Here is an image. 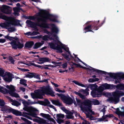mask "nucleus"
Returning a JSON list of instances; mask_svg holds the SVG:
<instances>
[{
	"instance_id": "nucleus-1",
	"label": "nucleus",
	"mask_w": 124,
	"mask_h": 124,
	"mask_svg": "<svg viewBox=\"0 0 124 124\" xmlns=\"http://www.w3.org/2000/svg\"><path fill=\"white\" fill-rule=\"evenodd\" d=\"M49 25H49H50L52 27V33H49L46 29H44V32L48 34L49 36V37L48 35L44 36L42 37V39L44 40H46L50 39H53L55 41V43H49L50 47L55 49L57 52L59 53H62V49L63 48L69 54V55H68L66 54H62V55L67 60L69 61L72 58H73L75 60H77V59L86 66L88 67L87 68V69L90 70L94 71V68L88 65L82 61L78 57L76 56V55L75 54H73L75 57V58H74L70 54V52L69 50V48L66 45L61 43L59 41V38L57 35L54 34V33L57 34L58 33L59 30L58 28L55 25L53 24H51L50 25Z\"/></svg>"
},
{
	"instance_id": "nucleus-2",
	"label": "nucleus",
	"mask_w": 124,
	"mask_h": 124,
	"mask_svg": "<svg viewBox=\"0 0 124 124\" xmlns=\"http://www.w3.org/2000/svg\"><path fill=\"white\" fill-rule=\"evenodd\" d=\"M57 16L50 14L47 11L39 9V12L37 15L33 16H29L27 18L31 20H35L36 19L37 22L34 23L31 20H27L26 23L29 26L34 28L35 31H38V29L36 27L37 26L41 28H48L49 25L44 22L48 20L54 22H58Z\"/></svg>"
},
{
	"instance_id": "nucleus-3",
	"label": "nucleus",
	"mask_w": 124,
	"mask_h": 124,
	"mask_svg": "<svg viewBox=\"0 0 124 124\" xmlns=\"http://www.w3.org/2000/svg\"><path fill=\"white\" fill-rule=\"evenodd\" d=\"M76 99L77 102V105H79L82 110L85 111V113L87 117L89 118L91 120H93V117L90 114H94V112L92 111L91 109V103L94 105H98L100 103L96 99H93L91 101L87 100L82 102L77 98Z\"/></svg>"
},
{
	"instance_id": "nucleus-4",
	"label": "nucleus",
	"mask_w": 124,
	"mask_h": 124,
	"mask_svg": "<svg viewBox=\"0 0 124 124\" xmlns=\"http://www.w3.org/2000/svg\"><path fill=\"white\" fill-rule=\"evenodd\" d=\"M0 18L7 21L5 22L0 23V26L2 28L7 29L10 32H12L16 30L13 25H18L19 22L14 18L8 17L3 15L0 13Z\"/></svg>"
},
{
	"instance_id": "nucleus-5",
	"label": "nucleus",
	"mask_w": 124,
	"mask_h": 124,
	"mask_svg": "<svg viewBox=\"0 0 124 124\" xmlns=\"http://www.w3.org/2000/svg\"><path fill=\"white\" fill-rule=\"evenodd\" d=\"M24 109L28 112V113L23 112V116L27 117L28 119L32 120V118L26 115L31 116L37 118H34L33 119V121L37 122L39 124H46L47 123L46 120L40 117H38L37 115V114L35 112L37 111V110L35 108L32 107H28L25 108H24Z\"/></svg>"
},
{
	"instance_id": "nucleus-6",
	"label": "nucleus",
	"mask_w": 124,
	"mask_h": 124,
	"mask_svg": "<svg viewBox=\"0 0 124 124\" xmlns=\"http://www.w3.org/2000/svg\"><path fill=\"white\" fill-rule=\"evenodd\" d=\"M35 93H32L31 94L32 97L33 99H42L43 98L42 95L44 94L50 95L52 96H55L54 92L51 89L45 87H43L42 89L35 90Z\"/></svg>"
},
{
	"instance_id": "nucleus-7",
	"label": "nucleus",
	"mask_w": 124,
	"mask_h": 124,
	"mask_svg": "<svg viewBox=\"0 0 124 124\" xmlns=\"http://www.w3.org/2000/svg\"><path fill=\"white\" fill-rule=\"evenodd\" d=\"M6 87L9 89V90H8L2 87H0V92L4 94L9 93L11 96L15 97L17 98L19 97L18 95L15 93L16 89L14 86L11 85H7Z\"/></svg>"
},
{
	"instance_id": "nucleus-8",
	"label": "nucleus",
	"mask_w": 124,
	"mask_h": 124,
	"mask_svg": "<svg viewBox=\"0 0 124 124\" xmlns=\"http://www.w3.org/2000/svg\"><path fill=\"white\" fill-rule=\"evenodd\" d=\"M28 102H27L25 101L23 102V103L24 105H29L30 104H34L39 103L40 104L44 105V106H49L50 108H53L54 109L55 111H56V109L55 107L52 105L50 104V102L47 99H45L44 101H38L37 102H31V100H28Z\"/></svg>"
},
{
	"instance_id": "nucleus-9",
	"label": "nucleus",
	"mask_w": 124,
	"mask_h": 124,
	"mask_svg": "<svg viewBox=\"0 0 124 124\" xmlns=\"http://www.w3.org/2000/svg\"><path fill=\"white\" fill-rule=\"evenodd\" d=\"M98 87L97 85L96 84H91L89 86V88L92 91L91 94L93 97H99V95H101L99 87L98 88Z\"/></svg>"
},
{
	"instance_id": "nucleus-10",
	"label": "nucleus",
	"mask_w": 124,
	"mask_h": 124,
	"mask_svg": "<svg viewBox=\"0 0 124 124\" xmlns=\"http://www.w3.org/2000/svg\"><path fill=\"white\" fill-rule=\"evenodd\" d=\"M113 97L110 99L111 102L116 104L119 101V97L124 95V93L120 91H116L112 93Z\"/></svg>"
},
{
	"instance_id": "nucleus-11",
	"label": "nucleus",
	"mask_w": 124,
	"mask_h": 124,
	"mask_svg": "<svg viewBox=\"0 0 124 124\" xmlns=\"http://www.w3.org/2000/svg\"><path fill=\"white\" fill-rule=\"evenodd\" d=\"M56 94L60 97L61 99L66 104L70 105L72 104L73 102L75 106H77V104L74 100H73L69 96H66L63 94L58 93H57Z\"/></svg>"
},
{
	"instance_id": "nucleus-12",
	"label": "nucleus",
	"mask_w": 124,
	"mask_h": 124,
	"mask_svg": "<svg viewBox=\"0 0 124 124\" xmlns=\"http://www.w3.org/2000/svg\"><path fill=\"white\" fill-rule=\"evenodd\" d=\"M4 71L2 68H0V76L2 77L4 80L8 82L12 81V75L9 72H6L5 74Z\"/></svg>"
},
{
	"instance_id": "nucleus-13",
	"label": "nucleus",
	"mask_w": 124,
	"mask_h": 124,
	"mask_svg": "<svg viewBox=\"0 0 124 124\" xmlns=\"http://www.w3.org/2000/svg\"><path fill=\"white\" fill-rule=\"evenodd\" d=\"M115 86L113 85L108 84L105 83L99 87L100 91L101 92L106 89H112L115 88Z\"/></svg>"
},
{
	"instance_id": "nucleus-14",
	"label": "nucleus",
	"mask_w": 124,
	"mask_h": 124,
	"mask_svg": "<svg viewBox=\"0 0 124 124\" xmlns=\"http://www.w3.org/2000/svg\"><path fill=\"white\" fill-rule=\"evenodd\" d=\"M87 91H89V89H86L85 90L82 89L78 92H74V93L76 95H78L81 98L83 99H84L85 97L83 94H86L87 95L89 93L87 92Z\"/></svg>"
},
{
	"instance_id": "nucleus-15",
	"label": "nucleus",
	"mask_w": 124,
	"mask_h": 124,
	"mask_svg": "<svg viewBox=\"0 0 124 124\" xmlns=\"http://www.w3.org/2000/svg\"><path fill=\"white\" fill-rule=\"evenodd\" d=\"M9 43L12 45V47L14 49H16L17 48H21L23 46V45L17 41H13Z\"/></svg>"
},
{
	"instance_id": "nucleus-16",
	"label": "nucleus",
	"mask_w": 124,
	"mask_h": 124,
	"mask_svg": "<svg viewBox=\"0 0 124 124\" xmlns=\"http://www.w3.org/2000/svg\"><path fill=\"white\" fill-rule=\"evenodd\" d=\"M112 75L115 77L117 76L116 77L114 78L115 80V84L119 83L121 79L124 78V73H118L116 75L114 74H112Z\"/></svg>"
},
{
	"instance_id": "nucleus-17",
	"label": "nucleus",
	"mask_w": 124,
	"mask_h": 124,
	"mask_svg": "<svg viewBox=\"0 0 124 124\" xmlns=\"http://www.w3.org/2000/svg\"><path fill=\"white\" fill-rule=\"evenodd\" d=\"M9 8L8 6L3 5L1 7H0V9L3 13L9 14L10 12V10H9Z\"/></svg>"
},
{
	"instance_id": "nucleus-18",
	"label": "nucleus",
	"mask_w": 124,
	"mask_h": 124,
	"mask_svg": "<svg viewBox=\"0 0 124 124\" xmlns=\"http://www.w3.org/2000/svg\"><path fill=\"white\" fill-rule=\"evenodd\" d=\"M64 116L63 114H57L56 115L57 120H56L57 122L59 124H60L63 122V120L62 119L64 117Z\"/></svg>"
},
{
	"instance_id": "nucleus-19",
	"label": "nucleus",
	"mask_w": 124,
	"mask_h": 124,
	"mask_svg": "<svg viewBox=\"0 0 124 124\" xmlns=\"http://www.w3.org/2000/svg\"><path fill=\"white\" fill-rule=\"evenodd\" d=\"M5 103L4 101L2 99H0V108H1V110L5 112L6 109H7V107L8 106L5 105Z\"/></svg>"
},
{
	"instance_id": "nucleus-20",
	"label": "nucleus",
	"mask_w": 124,
	"mask_h": 124,
	"mask_svg": "<svg viewBox=\"0 0 124 124\" xmlns=\"http://www.w3.org/2000/svg\"><path fill=\"white\" fill-rule=\"evenodd\" d=\"M7 98L9 99L10 101L12 102L11 104L12 105L17 107L20 105L21 103H20L16 101L13 100L11 99L10 97H7Z\"/></svg>"
},
{
	"instance_id": "nucleus-21",
	"label": "nucleus",
	"mask_w": 124,
	"mask_h": 124,
	"mask_svg": "<svg viewBox=\"0 0 124 124\" xmlns=\"http://www.w3.org/2000/svg\"><path fill=\"white\" fill-rule=\"evenodd\" d=\"M39 62H38V63L39 64H41L45 62H49V60L48 58H39Z\"/></svg>"
},
{
	"instance_id": "nucleus-22",
	"label": "nucleus",
	"mask_w": 124,
	"mask_h": 124,
	"mask_svg": "<svg viewBox=\"0 0 124 124\" xmlns=\"http://www.w3.org/2000/svg\"><path fill=\"white\" fill-rule=\"evenodd\" d=\"M116 113L118 115L120 118H121V117H124V112L121 111L118 108L116 109Z\"/></svg>"
},
{
	"instance_id": "nucleus-23",
	"label": "nucleus",
	"mask_w": 124,
	"mask_h": 124,
	"mask_svg": "<svg viewBox=\"0 0 124 124\" xmlns=\"http://www.w3.org/2000/svg\"><path fill=\"white\" fill-rule=\"evenodd\" d=\"M51 101L53 104L56 106H62V103L60 102L58 100H51Z\"/></svg>"
},
{
	"instance_id": "nucleus-24",
	"label": "nucleus",
	"mask_w": 124,
	"mask_h": 124,
	"mask_svg": "<svg viewBox=\"0 0 124 124\" xmlns=\"http://www.w3.org/2000/svg\"><path fill=\"white\" fill-rule=\"evenodd\" d=\"M14 11V13L15 15L17 16H18L19 15L18 12L21 9L19 8H13Z\"/></svg>"
},
{
	"instance_id": "nucleus-25",
	"label": "nucleus",
	"mask_w": 124,
	"mask_h": 124,
	"mask_svg": "<svg viewBox=\"0 0 124 124\" xmlns=\"http://www.w3.org/2000/svg\"><path fill=\"white\" fill-rule=\"evenodd\" d=\"M92 26L91 25H89L88 26L85 28L84 30L85 31H84L85 33L87 32L92 31Z\"/></svg>"
},
{
	"instance_id": "nucleus-26",
	"label": "nucleus",
	"mask_w": 124,
	"mask_h": 124,
	"mask_svg": "<svg viewBox=\"0 0 124 124\" xmlns=\"http://www.w3.org/2000/svg\"><path fill=\"white\" fill-rule=\"evenodd\" d=\"M39 34V32L37 31H33V32L32 33L31 32H29L26 33H24L27 36L29 35H37Z\"/></svg>"
},
{
	"instance_id": "nucleus-27",
	"label": "nucleus",
	"mask_w": 124,
	"mask_h": 124,
	"mask_svg": "<svg viewBox=\"0 0 124 124\" xmlns=\"http://www.w3.org/2000/svg\"><path fill=\"white\" fill-rule=\"evenodd\" d=\"M43 44V43L37 42L35 44L33 48L35 49H37L41 46Z\"/></svg>"
},
{
	"instance_id": "nucleus-28",
	"label": "nucleus",
	"mask_w": 124,
	"mask_h": 124,
	"mask_svg": "<svg viewBox=\"0 0 124 124\" xmlns=\"http://www.w3.org/2000/svg\"><path fill=\"white\" fill-rule=\"evenodd\" d=\"M40 115L48 120L50 119V116L48 114H46L43 113H41L40 114Z\"/></svg>"
},
{
	"instance_id": "nucleus-29",
	"label": "nucleus",
	"mask_w": 124,
	"mask_h": 124,
	"mask_svg": "<svg viewBox=\"0 0 124 124\" xmlns=\"http://www.w3.org/2000/svg\"><path fill=\"white\" fill-rule=\"evenodd\" d=\"M33 44V42H27L25 44V46L26 47L30 48L31 47Z\"/></svg>"
},
{
	"instance_id": "nucleus-30",
	"label": "nucleus",
	"mask_w": 124,
	"mask_h": 124,
	"mask_svg": "<svg viewBox=\"0 0 124 124\" xmlns=\"http://www.w3.org/2000/svg\"><path fill=\"white\" fill-rule=\"evenodd\" d=\"M12 113L16 116H21V113L16 110H14L12 111Z\"/></svg>"
},
{
	"instance_id": "nucleus-31",
	"label": "nucleus",
	"mask_w": 124,
	"mask_h": 124,
	"mask_svg": "<svg viewBox=\"0 0 124 124\" xmlns=\"http://www.w3.org/2000/svg\"><path fill=\"white\" fill-rule=\"evenodd\" d=\"M72 82L75 84L79 86H81L82 87H85V85L83 84H81V83L79 82H78L75 80H73Z\"/></svg>"
},
{
	"instance_id": "nucleus-32",
	"label": "nucleus",
	"mask_w": 124,
	"mask_h": 124,
	"mask_svg": "<svg viewBox=\"0 0 124 124\" xmlns=\"http://www.w3.org/2000/svg\"><path fill=\"white\" fill-rule=\"evenodd\" d=\"M107 108L106 107H104L103 109L101 110V112H102L103 114V116L102 117V118L103 119L102 120L104 121H105V120H104V119L105 118V116H104V115L105 114V112L106 111V108Z\"/></svg>"
},
{
	"instance_id": "nucleus-33",
	"label": "nucleus",
	"mask_w": 124,
	"mask_h": 124,
	"mask_svg": "<svg viewBox=\"0 0 124 124\" xmlns=\"http://www.w3.org/2000/svg\"><path fill=\"white\" fill-rule=\"evenodd\" d=\"M99 80V79L97 78H90L88 80V81L90 83L94 82L95 81H98Z\"/></svg>"
},
{
	"instance_id": "nucleus-34",
	"label": "nucleus",
	"mask_w": 124,
	"mask_h": 124,
	"mask_svg": "<svg viewBox=\"0 0 124 124\" xmlns=\"http://www.w3.org/2000/svg\"><path fill=\"white\" fill-rule=\"evenodd\" d=\"M26 80L24 79H21L20 80V84L23 85L25 86H26L27 84H26Z\"/></svg>"
},
{
	"instance_id": "nucleus-35",
	"label": "nucleus",
	"mask_w": 124,
	"mask_h": 124,
	"mask_svg": "<svg viewBox=\"0 0 124 124\" xmlns=\"http://www.w3.org/2000/svg\"><path fill=\"white\" fill-rule=\"evenodd\" d=\"M73 114L70 113V112L66 115V117L68 119H72L73 118V116L72 115Z\"/></svg>"
},
{
	"instance_id": "nucleus-36",
	"label": "nucleus",
	"mask_w": 124,
	"mask_h": 124,
	"mask_svg": "<svg viewBox=\"0 0 124 124\" xmlns=\"http://www.w3.org/2000/svg\"><path fill=\"white\" fill-rule=\"evenodd\" d=\"M8 59L9 60L11 63L14 64L15 61L12 57L10 56H9L8 57Z\"/></svg>"
},
{
	"instance_id": "nucleus-37",
	"label": "nucleus",
	"mask_w": 124,
	"mask_h": 124,
	"mask_svg": "<svg viewBox=\"0 0 124 124\" xmlns=\"http://www.w3.org/2000/svg\"><path fill=\"white\" fill-rule=\"evenodd\" d=\"M34 76V74L32 73H29L26 75V77L31 78L33 77Z\"/></svg>"
},
{
	"instance_id": "nucleus-38",
	"label": "nucleus",
	"mask_w": 124,
	"mask_h": 124,
	"mask_svg": "<svg viewBox=\"0 0 124 124\" xmlns=\"http://www.w3.org/2000/svg\"><path fill=\"white\" fill-rule=\"evenodd\" d=\"M7 109H6V110L5 109V112L7 113H9L11 111L12 112V108L10 107H9L8 106V107H7Z\"/></svg>"
},
{
	"instance_id": "nucleus-39",
	"label": "nucleus",
	"mask_w": 124,
	"mask_h": 124,
	"mask_svg": "<svg viewBox=\"0 0 124 124\" xmlns=\"http://www.w3.org/2000/svg\"><path fill=\"white\" fill-rule=\"evenodd\" d=\"M7 109H6V110L5 109V112L7 113H9L11 111L12 112V108L10 107H9L8 106V107H7Z\"/></svg>"
},
{
	"instance_id": "nucleus-40",
	"label": "nucleus",
	"mask_w": 124,
	"mask_h": 124,
	"mask_svg": "<svg viewBox=\"0 0 124 124\" xmlns=\"http://www.w3.org/2000/svg\"><path fill=\"white\" fill-rule=\"evenodd\" d=\"M81 119L83 120L82 122V124H90V123L88 121L84 119L83 118L81 117Z\"/></svg>"
},
{
	"instance_id": "nucleus-41",
	"label": "nucleus",
	"mask_w": 124,
	"mask_h": 124,
	"mask_svg": "<svg viewBox=\"0 0 124 124\" xmlns=\"http://www.w3.org/2000/svg\"><path fill=\"white\" fill-rule=\"evenodd\" d=\"M54 66L51 65H47L44 67V68L46 69H50L51 68L53 67Z\"/></svg>"
},
{
	"instance_id": "nucleus-42",
	"label": "nucleus",
	"mask_w": 124,
	"mask_h": 124,
	"mask_svg": "<svg viewBox=\"0 0 124 124\" xmlns=\"http://www.w3.org/2000/svg\"><path fill=\"white\" fill-rule=\"evenodd\" d=\"M68 62H66V63H63V64L62 65V67L63 68H66L68 64L67 63Z\"/></svg>"
},
{
	"instance_id": "nucleus-43",
	"label": "nucleus",
	"mask_w": 124,
	"mask_h": 124,
	"mask_svg": "<svg viewBox=\"0 0 124 124\" xmlns=\"http://www.w3.org/2000/svg\"><path fill=\"white\" fill-rule=\"evenodd\" d=\"M17 68L22 71H29V70L27 69H21L18 67H17Z\"/></svg>"
},
{
	"instance_id": "nucleus-44",
	"label": "nucleus",
	"mask_w": 124,
	"mask_h": 124,
	"mask_svg": "<svg viewBox=\"0 0 124 124\" xmlns=\"http://www.w3.org/2000/svg\"><path fill=\"white\" fill-rule=\"evenodd\" d=\"M55 90L56 91L58 92H59L64 93L65 92V91L64 90L63 91H62L57 88H55Z\"/></svg>"
},
{
	"instance_id": "nucleus-45",
	"label": "nucleus",
	"mask_w": 124,
	"mask_h": 124,
	"mask_svg": "<svg viewBox=\"0 0 124 124\" xmlns=\"http://www.w3.org/2000/svg\"><path fill=\"white\" fill-rule=\"evenodd\" d=\"M18 64L21 65H22L23 64L27 65L25 62L23 61H20L18 62Z\"/></svg>"
},
{
	"instance_id": "nucleus-46",
	"label": "nucleus",
	"mask_w": 124,
	"mask_h": 124,
	"mask_svg": "<svg viewBox=\"0 0 124 124\" xmlns=\"http://www.w3.org/2000/svg\"><path fill=\"white\" fill-rule=\"evenodd\" d=\"M2 56H3V58L4 59H8V56L6 54H2Z\"/></svg>"
},
{
	"instance_id": "nucleus-47",
	"label": "nucleus",
	"mask_w": 124,
	"mask_h": 124,
	"mask_svg": "<svg viewBox=\"0 0 124 124\" xmlns=\"http://www.w3.org/2000/svg\"><path fill=\"white\" fill-rule=\"evenodd\" d=\"M5 38L9 40H10L12 38V37L9 36L8 35L5 36Z\"/></svg>"
},
{
	"instance_id": "nucleus-48",
	"label": "nucleus",
	"mask_w": 124,
	"mask_h": 124,
	"mask_svg": "<svg viewBox=\"0 0 124 124\" xmlns=\"http://www.w3.org/2000/svg\"><path fill=\"white\" fill-rule=\"evenodd\" d=\"M31 65H33L35 67H39V68H41V66H40V65H36V64H34V63H31Z\"/></svg>"
},
{
	"instance_id": "nucleus-49",
	"label": "nucleus",
	"mask_w": 124,
	"mask_h": 124,
	"mask_svg": "<svg viewBox=\"0 0 124 124\" xmlns=\"http://www.w3.org/2000/svg\"><path fill=\"white\" fill-rule=\"evenodd\" d=\"M6 41V40L5 39H0V43H3L5 42Z\"/></svg>"
},
{
	"instance_id": "nucleus-50",
	"label": "nucleus",
	"mask_w": 124,
	"mask_h": 124,
	"mask_svg": "<svg viewBox=\"0 0 124 124\" xmlns=\"http://www.w3.org/2000/svg\"><path fill=\"white\" fill-rule=\"evenodd\" d=\"M51 123H49V124H55V121L53 119H52L51 121Z\"/></svg>"
},
{
	"instance_id": "nucleus-51",
	"label": "nucleus",
	"mask_w": 124,
	"mask_h": 124,
	"mask_svg": "<svg viewBox=\"0 0 124 124\" xmlns=\"http://www.w3.org/2000/svg\"><path fill=\"white\" fill-rule=\"evenodd\" d=\"M20 89L23 91V92H24L25 91V89L24 88H23L22 87H20Z\"/></svg>"
},
{
	"instance_id": "nucleus-52",
	"label": "nucleus",
	"mask_w": 124,
	"mask_h": 124,
	"mask_svg": "<svg viewBox=\"0 0 124 124\" xmlns=\"http://www.w3.org/2000/svg\"><path fill=\"white\" fill-rule=\"evenodd\" d=\"M113 116V115H106L105 116L106 117H111Z\"/></svg>"
},
{
	"instance_id": "nucleus-53",
	"label": "nucleus",
	"mask_w": 124,
	"mask_h": 124,
	"mask_svg": "<svg viewBox=\"0 0 124 124\" xmlns=\"http://www.w3.org/2000/svg\"><path fill=\"white\" fill-rule=\"evenodd\" d=\"M52 84L54 85V86L56 87H58L59 86V85H57V84H55L53 82H52Z\"/></svg>"
},
{
	"instance_id": "nucleus-54",
	"label": "nucleus",
	"mask_w": 124,
	"mask_h": 124,
	"mask_svg": "<svg viewBox=\"0 0 124 124\" xmlns=\"http://www.w3.org/2000/svg\"><path fill=\"white\" fill-rule=\"evenodd\" d=\"M59 70L60 73H63L65 71V70H62L61 69H59Z\"/></svg>"
},
{
	"instance_id": "nucleus-55",
	"label": "nucleus",
	"mask_w": 124,
	"mask_h": 124,
	"mask_svg": "<svg viewBox=\"0 0 124 124\" xmlns=\"http://www.w3.org/2000/svg\"><path fill=\"white\" fill-rule=\"evenodd\" d=\"M26 122L28 124H31V122L27 120Z\"/></svg>"
},
{
	"instance_id": "nucleus-56",
	"label": "nucleus",
	"mask_w": 124,
	"mask_h": 124,
	"mask_svg": "<svg viewBox=\"0 0 124 124\" xmlns=\"http://www.w3.org/2000/svg\"><path fill=\"white\" fill-rule=\"evenodd\" d=\"M64 112H65L66 113V114H68V113H69L70 112V111H68L67 109H66L65 111H64Z\"/></svg>"
},
{
	"instance_id": "nucleus-57",
	"label": "nucleus",
	"mask_w": 124,
	"mask_h": 124,
	"mask_svg": "<svg viewBox=\"0 0 124 124\" xmlns=\"http://www.w3.org/2000/svg\"><path fill=\"white\" fill-rule=\"evenodd\" d=\"M21 119L23 120L25 122H26V120L27 119H26L25 118L23 117H21Z\"/></svg>"
},
{
	"instance_id": "nucleus-58",
	"label": "nucleus",
	"mask_w": 124,
	"mask_h": 124,
	"mask_svg": "<svg viewBox=\"0 0 124 124\" xmlns=\"http://www.w3.org/2000/svg\"><path fill=\"white\" fill-rule=\"evenodd\" d=\"M120 123L122 124H124V119L121 120V121L119 123V124H120Z\"/></svg>"
},
{
	"instance_id": "nucleus-59",
	"label": "nucleus",
	"mask_w": 124,
	"mask_h": 124,
	"mask_svg": "<svg viewBox=\"0 0 124 124\" xmlns=\"http://www.w3.org/2000/svg\"><path fill=\"white\" fill-rule=\"evenodd\" d=\"M47 48V47L46 46H44V47H42L41 49V50H44V49H46Z\"/></svg>"
},
{
	"instance_id": "nucleus-60",
	"label": "nucleus",
	"mask_w": 124,
	"mask_h": 124,
	"mask_svg": "<svg viewBox=\"0 0 124 124\" xmlns=\"http://www.w3.org/2000/svg\"><path fill=\"white\" fill-rule=\"evenodd\" d=\"M61 109L64 112V111H65V110L66 109L64 107H62L61 108Z\"/></svg>"
},
{
	"instance_id": "nucleus-61",
	"label": "nucleus",
	"mask_w": 124,
	"mask_h": 124,
	"mask_svg": "<svg viewBox=\"0 0 124 124\" xmlns=\"http://www.w3.org/2000/svg\"><path fill=\"white\" fill-rule=\"evenodd\" d=\"M79 67L80 68H83L84 69H86V68L85 67H83L82 66H81V65H79Z\"/></svg>"
},
{
	"instance_id": "nucleus-62",
	"label": "nucleus",
	"mask_w": 124,
	"mask_h": 124,
	"mask_svg": "<svg viewBox=\"0 0 124 124\" xmlns=\"http://www.w3.org/2000/svg\"><path fill=\"white\" fill-rule=\"evenodd\" d=\"M24 97L25 99H27L28 98V96L27 95H25L24 96Z\"/></svg>"
},
{
	"instance_id": "nucleus-63",
	"label": "nucleus",
	"mask_w": 124,
	"mask_h": 124,
	"mask_svg": "<svg viewBox=\"0 0 124 124\" xmlns=\"http://www.w3.org/2000/svg\"><path fill=\"white\" fill-rule=\"evenodd\" d=\"M44 54H48V52L47 51H44Z\"/></svg>"
},
{
	"instance_id": "nucleus-64",
	"label": "nucleus",
	"mask_w": 124,
	"mask_h": 124,
	"mask_svg": "<svg viewBox=\"0 0 124 124\" xmlns=\"http://www.w3.org/2000/svg\"><path fill=\"white\" fill-rule=\"evenodd\" d=\"M121 100L122 101L124 102V97H122V98Z\"/></svg>"
}]
</instances>
